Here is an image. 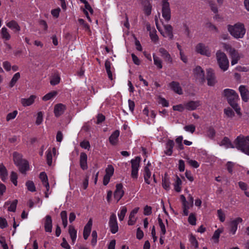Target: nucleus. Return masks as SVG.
Masks as SVG:
<instances>
[{
    "label": "nucleus",
    "mask_w": 249,
    "mask_h": 249,
    "mask_svg": "<svg viewBox=\"0 0 249 249\" xmlns=\"http://www.w3.org/2000/svg\"><path fill=\"white\" fill-rule=\"evenodd\" d=\"M222 95L226 98L228 103L234 109L236 113L241 115L240 107L237 103L239 100L238 94L233 89H226L223 90Z\"/></svg>",
    "instance_id": "f257e3e1"
},
{
    "label": "nucleus",
    "mask_w": 249,
    "mask_h": 249,
    "mask_svg": "<svg viewBox=\"0 0 249 249\" xmlns=\"http://www.w3.org/2000/svg\"><path fill=\"white\" fill-rule=\"evenodd\" d=\"M234 144L237 149L249 155V136L239 135L234 140Z\"/></svg>",
    "instance_id": "f03ea898"
},
{
    "label": "nucleus",
    "mask_w": 249,
    "mask_h": 249,
    "mask_svg": "<svg viewBox=\"0 0 249 249\" xmlns=\"http://www.w3.org/2000/svg\"><path fill=\"white\" fill-rule=\"evenodd\" d=\"M228 30L231 35L237 39L243 38L246 33L244 25L240 22H238L234 25H229Z\"/></svg>",
    "instance_id": "7ed1b4c3"
},
{
    "label": "nucleus",
    "mask_w": 249,
    "mask_h": 249,
    "mask_svg": "<svg viewBox=\"0 0 249 249\" xmlns=\"http://www.w3.org/2000/svg\"><path fill=\"white\" fill-rule=\"evenodd\" d=\"M216 58L219 68L223 71H227L229 66V62L226 54L218 50L216 53Z\"/></svg>",
    "instance_id": "20e7f679"
},
{
    "label": "nucleus",
    "mask_w": 249,
    "mask_h": 249,
    "mask_svg": "<svg viewBox=\"0 0 249 249\" xmlns=\"http://www.w3.org/2000/svg\"><path fill=\"white\" fill-rule=\"evenodd\" d=\"M141 161V158L136 157L135 159L131 160V177L133 178L137 179L138 178V173L140 163Z\"/></svg>",
    "instance_id": "39448f33"
},
{
    "label": "nucleus",
    "mask_w": 249,
    "mask_h": 249,
    "mask_svg": "<svg viewBox=\"0 0 249 249\" xmlns=\"http://www.w3.org/2000/svg\"><path fill=\"white\" fill-rule=\"evenodd\" d=\"M168 0H162V16L165 20L167 21L171 19V10Z\"/></svg>",
    "instance_id": "423d86ee"
},
{
    "label": "nucleus",
    "mask_w": 249,
    "mask_h": 249,
    "mask_svg": "<svg viewBox=\"0 0 249 249\" xmlns=\"http://www.w3.org/2000/svg\"><path fill=\"white\" fill-rule=\"evenodd\" d=\"M155 21H156V26L159 30V31L160 32L161 34L164 36V37H168L170 39L172 40L173 39L174 35L173 33V27L171 25L167 24L164 25V28L165 30V33L164 34L163 32L160 30L159 28V25L158 23V19L155 18Z\"/></svg>",
    "instance_id": "0eeeda50"
},
{
    "label": "nucleus",
    "mask_w": 249,
    "mask_h": 249,
    "mask_svg": "<svg viewBox=\"0 0 249 249\" xmlns=\"http://www.w3.org/2000/svg\"><path fill=\"white\" fill-rule=\"evenodd\" d=\"M108 225L112 233H116L118 231L119 227L117 217L116 214L114 213H112L109 217Z\"/></svg>",
    "instance_id": "6e6552de"
},
{
    "label": "nucleus",
    "mask_w": 249,
    "mask_h": 249,
    "mask_svg": "<svg viewBox=\"0 0 249 249\" xmlns=\"http://www.w3.org/2000/svg\"><path fill=\"white\" fill-rule=\"evenodd\" d=\"M196 51L202 55H206L208 57L211 56V53L208 46H206L202 43H199L196 46Z\"/></svg>",
    "instance_id": "1a4fd4ad"
},
{
    "label": "nucleus",
    "mask_w": 249,
    "mask_h": 249,
    "mask_svg": "<svg viewBox=\"0 0 249 249\" xmlns=\"http://www.w3.org/2000/svg\"><path fill=\"white\" fill-rule=\"evenodd\" d=\"M194 73L200 83H203L205 81L204 72L200 66H197L194 70Z\"/></svg>",
    "instance_id": "9d476101"
},
{
    "label": "nucleus",
    "mask_w": 249,
    "mask_h": 249,
    "mask_svg": "<svg viewBox=\"0 0 249 249\" xmlns=\"http://www.w3.org/2000/svg\"><path fill=\"white\" fill-rule=\"evenodd\" d=\"M243 221L241 217H237L231 221L229 224L230 231L232 234H234L237 230V227L239 223Z\"/></svg>",
    "instance_id": "9b49d317"
},
{
    "label": "nucleus",
    "mask_w": 249,
    "mask_h": 249,
    "mask_svg": "<svg viewBox=\"0 0 249 249\" xmlns=\"http://www.w3.org/2000/svg\"><path fill=\"white\" fill-rule=\"evenodd\" d=\"M123 185L121 183L117 184L116 185V190L114 193V197L118 202L123 197L124 194V191L123 190Z\"/></svg>",
    "instance_id": "f8f14e48"
},
{
    "label": "nucleus",
    "mask_w": 249,
    "mask_h": 249,
    "mask_svg": "<svg viewBox=\"0 0 249 249\" xmlns=\"http://www.w3.org/2000/svg\"><path fill=\"white\" fill-rule=\"evenodd\" d=\"M207 80L208 85L210 86H213L216 83L215 76L213 71L212 69L207 70Z\"/></svg>",
    "instance_id": "ddd939ff"
},
{
    "label": "nucleus",
    "mask_w": 249,
    "mask_h": 249,
    "mask_svg": "<svg viewBox=\"0 0 249 249\" xmlns=\"http://www.w3.org/2000/svg\"><path fill=\"white\" fill-rule=\"evenodd\" d=\"M223 48L229 53L231 58L240 57L237 51L235 49L232 48L230 45L224 43Z\"/></svg>",
    "instance_id": "4468645a"
},
{
    "label": "nucleus",
    "mask_w": 249,
    "mask_h": 249,
    "mask_svg": "<svg viewBox=\"0 0 249 249\" xmlns=\"http://www.w3.org/2000/svg\"><path fill=\"white\" fill-rule=\"evenodd\" d=\"M66 109V106L62 104L59 103L55 105L53 111L55 117H58L63 114Z\"/></svg>",
    "instance_id": "2eb2a0df"
},
{
    "label": "nucleus",
    "mask_w": 249,
    "mask_h": 249,
    "mask_svg": "<svg viewBox=\"0 0 249 249\" xmlns=\"http://www.w3.org/2000/svg\"><path fill=\"white\" fill-rule=\"evenodd\" d=\"M239 90L243 101L247 102L249 100V91L245 86L241 85L239 88Z\"/></svg>",
    "instance_id": "dca6fc26"
},
{
    "label": "nucleus",
    "mask_w": 249,
    "mask_h": 249,
    "mask_svg": "<svg viewBox=\"0 0 249 249\" xmlns=\"http://www.w3.org/2000/svg\"><path fill=\"white\" fill-rule=\"evenodd\" d=\"M159 53L161 56L163 58L165 61L170 63H173L172 58L168 52L163 48L159 49Z\"/></svg>",
    "instance_id": "f3484780"
},
{
    "label": "nucleus",
    "mask_w": 249,
    "mask_h": 249,
    "mask_svg": "<svg viewBox=\"0 0 249 249\" xmlns=\"http://www.w3.org/2000/svg\"><path fill=\"white\" fill-rule=\"evenodd\" d=\"M87 155L84 152H82L80 153V166L81 168L85 170L88 169V164H87Z\"/></svg>",
    "instance_id": "a211bd4d"
},
{
    "label": "nucleus",
    "mask_w": 249,
    "mask_h": 249,
    "mask_svg": "<svg viewBox=\"0 0 249 249\" xmlns=\"http://www.w3.org/2000/svg\"><path fill=\"white\" fill-rule=\"evenodd\" d=\"M44 229L46 232H51L52 231V219L50 215L45 217Z\"/></svg>",
    "instance_id": "6ab92c4d"
},
{
    "label": "nucleus",
    "mask_w": 249,
    "mask_h": 249,
    "mask_svg": "<svg viewBox=\"0 0 249 249\" xmlns=\"http://www.w3.org/2000/svg\"><path fill=\"white\" fill-rule=\"evenodd\" d=\"M92 226V220L90 219L84 227L83 231V237L87 240L90 233Z\"/></svg>",
    "instance_id": "aec40b11"
},
{
    "label": "nucleus",
    "mask_w": 249,
    "mask_h": 249,
    "mask_svg": "<svg viewBox=\"0 0 249 249\" xmlns=\"http://www.w3.org/2000/svg\"><path fill=\"white\" fill-rule=\"evenodd\" d=\"M169 86L173 91L178 94L180 95L182 94V90L178 82L173 81L169 84Z\"/></svg>",
    "instance_id": "412c9836"
},
{
    "label": "nucleus",
    "mask_w": 249,
    "mask_h": 249,
    "mask_svg": "<svg viewBox=\"0 0 249 249\" xmlns=\"http://www.w3.org/2000/svg\"><path fill=\"white\" fill-rule=\"evenodd\" d=\"M36 98L35 95H32L28 98H22L21 99V103L24 107L29 106L33 104Z\"/></svg>",
    "instance_id": "4be33fe9"
},
{
    "label": "nucleus",
    "mask_w": 249,
    "mask_h": 249,
    "mask_svg": "<svg viewBox=\"0 0 249 249\" xmlns=\"http://www.w3.org/2000/svg\"><path fill=\"white\" fill-rule=\"evenodd\" d=\"M200 105L199 101H190L184 105L186 109L189 110L196 109Z\"/></svg>",
    "instance_id": "5701e85b"
},
{
    "label": "nucleus",
    "mask_w": 249,
    "mask_h": 249,
    "mask_svg": "<svg viewBox=\"0 0 249 249\" xmlns=\"http://www.w3.org/2000/svg\"><path fill=\"white\" fill-rule=\"evenodd\" d=\"M139 210V207L135 208L130 213L128 221V224L129 225H133L135 223L136 219L135 218V215L138 213Z\"/></svg>",
    "instance_id": "b1692460"
},
{
    "label": "nucleus",
    "mask_w": 249,
    "mask_h": 249,
    "mask_svg": "<svg viewBox=\"0 0 249 249\" xmlns=\"http://www.w3.org/2000/svg\"><path fill=\"white\" fill-rule=\"evenodd\" d=\"M142 5L145 14L147 16L150 15L152 10V5L150 1L148 0H144L142 1Z\"/></svg>",
    "instance_id": "393cba45"
},
{
    "label": "nucleus",
    "mask_w": 249,
    "mask_h": 249,
    "mask_svg": "<svg viewBox=\"0 0 249 249\" xmlns=\"http://www.w3.org/2000/svg\"><path fill=\"white\" fill-rule=\"evenodd\" d=\"M119 135L120 132L118 130H116L113 132V133L109 138V141L111 144H116L118 140V137L119 136Z\"/></svg>",
    "instance_id": "a878e982"
},
{
    "label": "nucleus",
    "mask_w": 249,
    "mask_h": 249,
    "mask_svg": "<svg viewBox=\"0 0 249 249\" xmlns=\"http://www.w3.org/2000/svg\"><path fill=\"white\" fill-rule=\"evenodd\" d=\"M39 178L42 182L43 185L46 187V191H49L50 186L46 174L44 172H41L39 175Z\"/></svg>",
    "instance_id": "bb28decb"
},
{
    "label": "nucleus",
    "mask_w": 249,
    "mask_h": 249,
    "mask_svg": "<svg viewBox=\"0 0 249 249\" xmlns=\"http://www.w3.org/2000/svg\"><path fill=\"white\" fill-rule=\"evenodd\" d=\"M17 166L18 167L20 172L22 174H25L29 169V163L26 160L22 161L21 163H20Z\"/></svg>",
    "instance_id": "cd10ccee"
},
{
    "label": "nucleus",
    "mask_w": 249,
    "mask_h": 249,
    "mask_svg": "<svg viewBox=\"0 0 249 249\" xmlns=\"http://www.w3.org/2000/svg\"><path fill=\"white\" fill-rule=\"evenodd\" d=\"M18 202V201L17 199H15L12 202L10 201H7L5 202L4 206L10 205V206L8 208V211L9 212H15L16 210Z\"/></svg>",
    "instance_id": "c85d7f7f"
},
{
    "label": "nucleus",
    "mask_w": 249,
    "mask_h": 249,
    "mask_svg": "<svg viewBox=\"0 0 249 249\" xmlns=\"http://www.w3.org/2000/svg\"><path fill=\"white\" fill-rule=\"evenodd\" d=\"M174 146V142L173 140H169L166 143V150L165 153L168 155L171 156L173 152V148Z\"/></svg>",
    "instance_id": "c756f323"
},
{
    "label": "nucleus",
    "mask_w": 249,
    "mask_h": 249,
    "mask_svg": "<svg viewBox=\"0 0 249 249\" xmlns=\"http://www.w3.org/2000/svg\"><path fill=\"white\" fill-rule=\"evenodd\" d=\"M8 176L7 171L5 167L2 164H0V178L3 181H5Z\"/></svg>",
    "instance_id": "7c9ffc66"
},
{
    "label": "nucleus",
    "mask_w": 249,
    "mask_h": 249,
    "mask_svg": "<svg viewBox=\"0 0 249 249\" xmlns=\"http://www.w3.org/2000/svg\"><path fill=\"white\" fill-rule=\"evenodd\" d=\"M105 66L108 78L110 80H112L113 75L112 72L111 71V63L110 62V61H109L108 60H107L105 62Z\"/></svg>",
    "instance_id": "2f4dec72"
},
{
    "label": "nucleus",
    "mask_w": 249,
    "mask_h": 249,
    "mask_svg": "<svg viewBox=\"0 0 249 249\" xmlns=\"http://www.w3.org/2000/svg\"><path fill=\"white\" fill-rule=\"evenodd\" d=\"M13 156L14 163L16 165L19 164L20 163H21L22 161L25 160L22 159V156L17 152H14L13 154Z\"/></svg>",
    "instance_id": "473e14b6"
},
{
    "label": "nucleus",
    "mask_w": 249,
    "mask_h": 249,
    "mask_svg": "<svg viewBox=\"0 0 249 249\" xmlns=\"http://www.w3.org/2000/svg\"><path fill=\"white\" fill-rule=\"evenodd\" d=\"M69 233L72 242L74 244L77 237V231L73 226H69Z\"/></svg>",
    "instance_id": "72a5a7b5"
},
{
    "label": "nucleus",
    "mask_w": 249,
    "mask_h": 249,
    "mask_svg": "<svg viewBox=\"0 0 249 249\" xmlns=\"http://www.w3.org/2000/svg\"><path fill=\"white\" fill-rule=\"evenodd\" d=\"M151 176V174L149 168L147 166H145L144 168L143 176L145 182L148 184H150V181L149 179L150 178Z\"/></svg>",
    "instance_id": "f704fd0d"
},
{
    "label": "nucleus",
    "mask_w": 249,
    "mask_h": 249,
    "mask_svg": "<svg viewBox=\"0 0 249 249\" xmlns=\"http://www.w3.org/2000/svg\"><path fill=\"white\" fill-rule=\"evenodd\" d=\"M6 26L9 28L15 29L17 31H19L20 30V26L15 20H11L7 23Z\"/></svg>",
    "instance_id": "c9c22d12"
},
{
    "label": "nucleus",
    "mask_w": 249,
    "mask_h": 249,
    "mask_svg": "<svg viewBox=\"0 0 249 249\" xmlns=\"http://www.w3.org/2000/svg\"><path fill=\"white\" fill-rule=\"evenodd\" d=\"M221 145L225 146L226 148H234V145L231 143L227 137H225L221 142Z\"/></svg>",
    "instance_id": "e433bc0d"
},
{
    "label": "nucleus",
    "mask_w": 249,
    "mask_h": 249,
    "mask_svg": "<svg viewBox=\"0 0 249 249\" xmlns=\"http://www.w3.org/2000/svg\"><path fill=\"white\" fill-rule=\"evenodd\" d=\"M182 181L180 178L176 176V180L174 183V189L175 191L177 192H179L181 191V188L180 186L181 185Z\"/></svg>",
    "instance_id": "4c0bfd02"
},
{
    "label": "nucleus",
    "mask_w": 249,
    "mask_h": 249,
    "mask_svg": "<svg viewBox=\"0 0 249 249\" xmlns=\"http://www.w3.org/2000/svg\"><path fill=\"white\" fill-rule=\"evenodd\" d=\"M61 218L62 221V224L64 228H66L67 226V213L66 211H63L60 213Z\"/></svg>",
    "instance_id": "58836bf2"
},
{
    "label": "nucleus",
    "mask_w": 249,
    "mask_h": 249,
    "mask_svg": "<svg viewBox=\"0 0 249 249\" xmlns=\"http://www.w3.org/2000/svg\"><path fill=\"white\" fill-rule=\"evenodd\" d=\"M57 92L56 91H53L47 93V94H46L45 95H44L42 97V100L43 101H45L49 100L51 99L52 98L54 97L57 95Z\"/></svg>",
    "instance_id": "ea45409f"
},
{
    "label": "nucleus",
    "mask_w": 249,
    "mask_h": 249,
    "mask_svg": "<svg viewBox=\"0 0 249 249\" xmlns=\"http://www.w3.org/2000/svg\"><path fill=\"white\" fill-rule=\"evenodd\" d=\"M1 35L2 38L6 40L10 39L11 36L8 32L7 29L5 27H3L1 30Z\"/></svg>",
    "instance_id": "a19ab883"
},
{
    "label": "nucleus",
    "mask_w": 249,
    "mask_h": 249,
    "mask_svg": "<svg viewBox=\"0 0 249 249\" xmlns=\"http://www.w3.org/2000/svg\"><path fill=\"white\" fill-rule=\"evenodd\" d=\"M60 77L59 76V75H58V74L57 73H55L52 79L50 81V83L52 85H56L57 84H58V83H59L60 82Z\"/></svg>",
    "instance_id": "79ce46f5"
},
{
    "label": "nucleus",
    "mask_w": 249,
    "mask_h": 249,
    "mask_svg": "<svg viewBox=\"0 0 249 249\" xmlns=\"http://www.w3.org/2000/svg\"><path fill=\"white\" fill-rule=\"evenodd\" d=\"M20 76L19 72H17L14 75L9 84V86L11 88L13 87L15 85L17 81L19 79Z\"/></svg>",
    "instance_id": "37998d69"
},
{
    "label": "nucleus",
    "mask_w": 249,
    "mask_h": 249,
    "mask_svg": "<svg viewBox=\"0 0 249 249\" xmlns=\"http://www.w3.org/2000/svg\"><path fill=\"white\" fill-rule=\"evenodd\" d=\"M158 223L160 228L161 233L163 235H164L166 233V231L165 226L160 216L158 218Z\"/></svg>",
    "instance_id": "c03bdc74"
},
{
    "label": "nucleus",
    "mask_w": 249,
    "mask_h": 249,
    "mask_svg": "<svg viewBox=\"0 0 249 249\" xmlns=\"http://www.w3.org/2000/svg\"><path fill=\"white\" fill-rule=\"evenodd\" d=\"M153 60L154 64L157 66L159 69H160L162 68L161 60L154 54H153Z\"/></svg>",
    "instance_id": "a18cd8bd"
},
{
    "label": "nucleus",
    "mask_w": 249,
    "mask_h": 249,
    "mask_svg": "<svg viewBox=\"0 0 249 249\" xmlns=\"http://www.w3.org/2000/svg\"><path fill=\"white\" fill-rule=\"evenodd\" d=\"M126 212V207L125 206L122 207L121 208L120 213H118L119 219L120 221H123L124 220Z\"/></svg>",
    "instance_id": "49530a36"
},
{
    "label": "nucleus",
    "mask_w": 249,
    "mask_h": 249,
    "mask_svg": "<svg viewBox=\"0 0 249 249\" xmlns=\"http://www.w3.org/2000/svg\"><path fill=\"white\" fill-rule=\"evenodd\" d=\"M223 231V230L220 229H218L217 230H216L212 237V239L214 240L215 243H218V239L219 238V236L221 233H222Z\"/></svg>",
    "instance_id": "de8ad7c7"
},
{
    "label": "nucleus",
    "mask_w": 249,
    "mask_h": 249,
    "mask_svg": "<svg viewBox=\"0 0 249 249\" xmlns=\"http://www.w3.org/2000/svg\"><path fill=\"white\" fill-rule=\"evenodd\" d=\"M189 241L191 245L195 247V249H197L198 247V243L196 239V237L191 234L190 236Z\"/></svg>",
    "instance_id": "09e8293b"
},
{
    "label": "nucleus",
    "mask_w": 249,
    "mask_h": 249,
    "mask_svg": "<svg viewBox=\"0 0 249 249\" xmlns=\"http://www.w3.org/2000/svg\"><path fill=\"white\" fill-rule=\"evenodd\" d=\"M26 185L29 191L32 192L36 191V187L33 181L30 180L27 181L26 183Z\"/></svg>",
    "instance_id": "8fccbe9b"
},
{
    "label": "nucleus",
    "mask_w": 249,
    "mask_h": 249,
    "mask_svg": "<svg viewBox=\"0 0 249 249\" xmlns=\"http://www.w3.org/2000/svg\"><path fill=\"white\" fill-rule=\"evenodd\" d=\"M46 159L48 164L51 166L52 163V153L50 149H48L47 151Z\"/></svg>",
    "instance_id": "3c124183"
},
{
    "label": "nucleus",
    "mask_w": 249,
    "mask_h": 249,
    "mask_svg": "<svg viewBox=\"0 0 249 249\" xmlns=\"http://www.w3.org/2000/svg\"><path fill=\"white\" fill-rule=\"evenodd\" d=\"M114 168L111 165H108L106 169L105 175L109 176L110 177H111L114 173Z\"/></svg>",
    "instance_id": "603ef678"
},
{
    "label": "nucleus",
    "mask_w": 249,
    "mask_h": 249,
    "mask_svg": "<svg viewBox=\"0 0 249 249\" xmlns=\"http://www.w3.org/2000/svg\"><path fill=\"white\" fill-rule=\"evenodd\" d=\"M162 187L166 190H168L170 188V182L168 178L164 177L162 179Z\"/></svg>",
    "instance_id": "864d4df0"
},
{
    "label": "nucleus",
    "mask_w": 249,
    "mask_h": 249,
    "mask_svg": "<svg viewBox=\"0 0 249 249\" xmlns=\"http://www.w3.org/2000/svg\"><path fill=\"white\" fill-rule=\"evenodd\" d=\"M17 114H18L17 110H14L12 112L8 113L6 116V121H9L11 120L15 119Z\"/></svg>",
    "instance_id": "5fc2aeb1"
},
{
    "label": "nucleus",
    "mask_w": 249,
    "mask_h": 249,
    "mask_svg": "<svg viewBox=\"0 0 249 249\" xmlns=\"http://www.w3.org/2000/svg\"><path fill=\"white\" fill-rule=\"evenodd\" d=\"M209 6H210L211 10L214 13L218 12L217 7L213 1L210 0L208 2Z\"/></svg>",
    "instance_id": "6e6d98bb"
},
{
    "label": "nucleus",
    "mask_w": 249,
    "mask_h": 249,
    "mask_svg": "<svg viewBox=\"0 0 249 249\" xmlns=\"http://www.w3.org/2000/svg\"><path fill=\"white\" fill-rule=\"evenodd\" d=\"M17 178L18 176L16 173L14 172H12L10 176V179L11 181L13 183V184L15 185H17Z\"/></svg>",
    "instance_id": "4d7b16f0"
},
{
    "label": "nucleus",
    "mask_w": 249,
    "mask_h": 249,
    "mask_svg": "<svg viewBox=\"0 0 249 249\" xmlns=\"http://www.w3.org/2000/svg\"><path fill=\"white\" fill-rule=\"evenodd\" d=\"M189 223L192 225H196V217L195 214L191 213L188 217Z\"/></svg>",
    "instance_id": "13d9d810"
},
{
    "label": "nucleus",
    "mask_w": 249,
    "mask_h": 249,
    "mask_svg": "<svg viewBox=\"0 0 249 249\" xmlns=\"http://www.w3.org/2000/svg\"><path fill=\"white\" fill-rule=\"evenodd\" d=\"M215 134V131L213 128L210 127L208 128L207 135L210 138H213Z\"/></svg>",
    "instance_id": "bf43d9fd"
},
{
    "label": "nucleus",
    "mask_w": 249,
    "mask_h": 249,
    "mask_svg": "<svg viewBox=\"0 0 249 249\" xmlns=\"http://www.w3.org/2000/svg\"><path fill=\"white\" fill-rule=\"evenodd\" d=\"M184 129L186 131L190 132L191 133H193L196 130V127L193 124H190L185 126L184 127Z\"/></svg>",
    "instance_id": "052dcab7"
},
{
    "label": "nucleus",
    "mask_w": 249,
    "mask_h": 249,
    "mask_svg": "<svg viewBox=\"0 0 249 249\" xmlns=\"http://www.w3.org/2000/svg\"><path fill=\"white\" fill-rule=\"evenodd\" d=\"M91 236H92V240L91 241V244L92 246H94L97 242V232L95 231H92Z\"/></svg>",
    "instance_id": "680f3d73"
},
{
    "label": "nucleus",
    "mask_w": 249,
    "mask_h": 249,
    "mask_svg": "<svg viewBox=\"0 0 249 249\" xmlns=\"http://www.w3.org/2000/svg\"><path fill=\"white\" fill-rule=\"evenodd\" d=\"M43 121V113L42 112H39L37 113V116L36 121V123L37 125L40 124Z\"/></svg>",
    "instance_id": "e2e57ef3"
},
{
    "label": "nucleus",
    "mask_w": 249,
    "mask_h": 249,
    "mask_svg": "<svg viewBox=\"0 0 249 249\" xmlns=\"http://www.w3.org/2000/svg\"><path fill=\"white\" fill-rule=\"evenodd\" d=\"M187 162L191 166L196 168L198 167L199 166L197 161L195 160H190L189 158L187 159Z\"/></svg>",
    "instance_id": "0e129e2a"
},
{
    "label": "nucleus",
    "mask_w": 249,
    "mask_h": 249,
    "mask_svg": "<svg viewBox=\"0 0 249 249\" xmlns=\"http://www.w3.org/2000/svg\"><path fill=\"white\" fill-rule=\"evenodd\" d=\"M224 113L228 117H232L234 116V112L230 108H225L224 109Z\"/></svg>",
    "instance_id": "69168bd1"
},
{
    "label": "nucleus",
    "mask_w": 249,
    "mask_h": 249,
    "mask_svg": "<svg viewBox=\"0 0 249 249\" xmlns=\"http://www.w3.org/2000/svg\"><path fill=\"white\" fill-rule=\"evenodd\" d=\"M8 226V223L6 219L0 217V228L4 229Z\"/></svg>",
    "instance_id": "338daca9"
},
{
    "label": "nucleus",
    "mask_w": 249,
    "mask_h": 249,
    "mask_svg": "<svg viewBox=\"0 0 249 249\" xmlns=\"http://www.w3.org/2000/svg\"><path fill=\"white\" fill-rule=\"evenodd\" d=\"M0 244H1L3 249H8V246L6 243L5 239L4 237H0Z\"/></svg>",
    "instance_id": "774afa93"
}]
</instances>
